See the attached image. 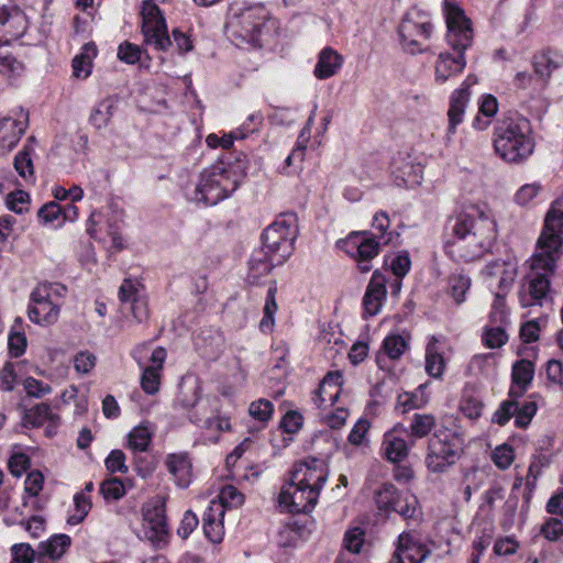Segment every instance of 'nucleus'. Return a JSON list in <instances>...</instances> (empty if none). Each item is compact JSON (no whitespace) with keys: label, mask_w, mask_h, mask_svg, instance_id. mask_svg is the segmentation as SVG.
Here are the masks:
<instances>
[{"label":"nucleus","mask_w":563,"mask_h":563,"mask_svg":"<svg viewBox=\"0 0 563 563\" xmlns=\"http://www.w3.org/2000/svg\"><path fill=\"white\" fill-rule=\"evenodd\" d=\"M445 249L456 247L459 257L472 262L485 254L496 240V222L489 212L478 206H468L445 222ZM452 253L455 250L451 251Z\"/></svg>","instance_id":"1"},{"label":"nucleus","mask_w":563,"mask_h":563,"mask_svg":"<svg viewBox=\"0 0 563 563\" xmlns=\"http://www.w3.org/2000/svg\"><path fill=\"white\" fill-rule=\"evenodd\" d=\"M386 355L393 360L399 358L407 349V342L399 334L388 335L383 342Z\"/></svg>","instance_id":"50"},{"label":"nucleus","mask_w":563,"mask_h":563,"mask_svg":"<svg viewBox=\"0 0 563 563\" xmlns=\"http://www.w3.org/2000/svg\"><path fill=\"white\" fill-rule=\"evenodd\" d=\"M246 156L225 152L214 164L205 168L196 185L192 199L206 206H214L231 197L246 176Z\"/></svg>","instance_id":"2"},{"label":"nucleus","mask_w":563,"mask_h":563,"mask_svg":"<svg viewBox=\"0 0 563 563\" xmlns=\"http://www.w3.org/2000/svg\"><path fill=\"white\" fill-rule=\"evenodd\" d=\"M30 465V457L25 453H15L8 462L9 471L14 477H21Z\"/></svg>","instance_id":"60"},{"label":"nucleus","mask_w":563,"mask_h":563,"mask_svg":"<svg viewBox=\"0 0 563 563\" xmlns=\"http://www.w3.org/2000/svg\"><path fill=\"white\" fill-rule=\"evenodd\" d=\"M296 221L294 213L283 214L262 233V247L273 254L274 264L283 265L291 255L298 233Z\"/></svg>","instance_id":"7"},{"label":"nucleus","mask_w":563,"mask_h":563,"mask_svg":"<svg viewBox=\"0 0 563 563\" xmlns=\"http://www.w3.org/2000/svg\"><path fill=\"white\" fill-rule=\"evenodd\" d=\"M397 32L405 51L411 54L423 53L421 40L431 37L433 25L422 12L409 11L404 15Z\"/></svg>","instance_id":"10"},{"label":"nucleus","mask_w":563,"mask_h":563,"mask_svg":"<svg viewBox=\"0 0 563 563\" xmlns=\"http://www.w3.org/2000/svg\"><path fill=\"white\" fill-rule=\"evenodd\" d=\"M537 404L534 401H525L521 406L518 404L515 424L517 428L525 429L529 426L537 412Z\"/></svg>","instance_id":"57"},{"label":"nucleus","mask_w":563,"mask_h":563,"mask_svg":"<svg viewBox=\"0 0 563 563\" xmlns=\"http://www.w3.org/2000/svg\"><path fill=\"white\" fill-rule=\"evenodd\" d=\"M445 22L448 29L445 41L453 53L442 52L439 54L434 65V78L438 84L446 82L465 69V51L473 43L471 20L460 7L446 3Z\"/></svg>","instance_id":"3"},{"label":"nucleus","mask_w":563,"mask_h":563,"mask_svg":"<svg viewBox=\"0 0 563 563\" xmlns=\"http://www.w3.org/2000/svg\"><path fill=\"white\" fill-rule=\"evenodd\" d=\"M152 441V433L144 426H137L131 430L128 437V448L134 452L147 451Z\"/></svg>","instance_id":"40"},{"label":"nucleus","mask_w":563,"mask_h":563,"mask_svg":"<svg viewBox=\"0 0 563 563\" xmlns=\"http://www.w3.org/2000/svg\"><path fill=\"white\" fill-rule=\"evenodd\" d=\"M542 536L549 541H556L563 536V522L556 518L548 519L541 527Z\"/></svg>","instance_id":"64"},{"label":"nucleus","mask_w":563,"mask_h":563,"mask_svg":"<svg viewBox=\"0 0 563 563\" xmlns=\"http://www.w3.org/2000/svg\"><path fill=\"white\" fill-rule=\"evenodd\" d=\"M29 126V113L20 110V117L0 119V148L11 151L21 140Z\"/></svg>","instance_id":"19"},{"label":"nucleus","mask_w":563,"mask_h":563,"mask_svg":"<svg viewBox=\"0 0 563 563\" xmlns=\"http://www.w3.org/2000/svg\"><path fill=\"white\" fill-rule=\"evenodd\" d=\"M161 371L157 367H145L141 376V387L144 393L154 395L159 390Z\"/></svg>","instance_id":"49"},{"label":"nucleus","mask_w":563,"mask_h":563,"mask_svg":"<svg viewBox=\"0 0 563 563\" xmlns=\"http://www.w3.org/2000/svg\"><path fill=\"white\" fill-rule=\"evenodd\" d=\"M534 148L530 121L523 117L498 120L494 128L495 153L507 163L526 161Z\"/></svg>","instance_id":"4"},{"label":"nucleus","mask_w":563,"mask_h":563,"mask_svg":"<svg viewBox=\"0 0 563 563\" xmlns=\"http://www.w3.org/2000/svg\"><path fill=\"white\" fill-rule=\"evenodd\" d=\"M302 421L303 418L301 413L295 410H289L283 416L279 427L286 433H295L302 427Z\"/></svg>","instance_id":"62"},{"label":"nucleus","mask_w":563,"mask_h":563,"mask_svg":"<svg viewBox=\"0 0 563 563\" xmlns=\"http://www.w3.org/2000/svg\"><path fill=\"white\" fill-rule=\"evenodd\" d=\"M550 278L544 273H536L531 276L527 291H521L519 295L520 305L523 308L533 305H541L550 290Z\"/></svg>","instance_id":"21"},{"label":"nucleus","mask_w":563,"mask_h":563,"mask_svg":"<svg viewBox=\"0 0 563 563\" xmlns=\"http://www.w3.org/2000/svg\"><path fill=\"white\" fill-rule=\"evenodd\" d=\"M99 492L107 501L119 500L125 495L124 485L118 477H110L101 482Z\"/></svg>","instance_id":"45"},{"label":"nucleus","mask_w":563,"mask_h":563,"mask_svg":"<svg viewBox=\"0 0 563 563\" xmlns=\"http://www.w3.org/2000/svg\"><path fill=\"white\" fill-rule=\"evenodd\" d=\"M484 344L489 349L500 347L508 341L506 331L500 328H492L486 330L483 336Z\"/></svg>","instance_id":"59"},{"label":"nucleus","mask_w":563,"mask_h":563,"mask_svg":"<svg viewBox=\"0 0 563 563\" xmlns=\"http://www.w3.org/2000/svg\"><path fill=\"white\" fill-rule=\"evenodd\" d=\"M534 375V365L529 360H519L512 366V384L519 389L515 390V387H511L509 390V396L511 398L520 397L531 384Z\"/></svg>","instance_id":"24"},{"label":"nucleus","mask_w":563,"mask_h":563,"mask_svg":"<svg viewBox=\"0 0 563 563\" xmlns=\"http://www.w3.org/2000/svg\"><path fill=\"white\" fill-rule=\"evenodd\" d=\"M117 55L121 62L129 65H134L141 62L142 65L148 67V64L144 63L151 60V57L146 49H143L141 46L133 44L129 41H125L119 45Z\"/></svg>","instance_id":"36"},{"label":"nucleus","mask_w":563,"mask_h":563,"mask_svg":"<svg viewBox=\"0 0 563 563\" xmlns=\"http://www.w3.org/2000/svg\"><path fill=\"white\" fill-rule=\"evenodd\" d=\"M471 278L462 273H453L448 280V288L451 297L460 305L465 301V295L471 287Z\"/></svg>","instance_id":"38"},{"label":"nucleus","mask_w":563,"mask_h":563,"mask_svg":"<svg viewBox=\"0 0 563 563\" xmlns=\"http://www.w3.org/2000/svg\"><path fill=\"white\" fill-rule=\"evenodd\" d=\"M430 551L424 544L413 541V539L402 533L398 538L397 549L390 560V563H422Z\"/></svg>","instance_id":"20"},{"label":"nucleus","mask_w":563,"mask_h":563,"mask_svg":"<svg viewBox=\"0 0 563 563\" xmlns=\"http://www.w3.org/2000/svg\"><path fill=\"white\" fill-rule=\"evenodd\" d=\"M391 173L396 179H400L405 185L419 183L421 178L422 167L420 164L407 157L394 158L391 163Z\"/></svg>","instance_id":"29"},{"label":"nucleus","mask_w":563,"mask_h":563,"mask_svg":"<svg viewBox=\"0 0 563 563\" xmlns=\"http://www.w3.org/2000/svg\"><path fill=\"white\" fill-rule=\"evenodd\" d=\"M71 539L69 536L60 533L55 534L45 542L38 545L41 555H46L52 560L59 559L64 555L66 550L70 547Z\"/></svg>","instance_id":"34"},{"label":"nucleus","mask_w":563,"mask_h":563,"mask_svg":"<svg viewBox=\"0 0 563 563\" xmlns=\"http://www.w3.org/2000/svg\"><path fill=\"white\" fill-rule=\"evenodd\" d=\"M34 147L31 144H24L13 159V166L16 173L27 183H35L33 155Z\"/></svg>","instance_id":"32"},{"label":"nucleus","mask_w":563,"mask_h":563,"mask_svg":"<svg viewBox=\"0 0 563 563\" xmlns=\"http://www.w3.org/2000/svg\"><path fill=\"white\" fill-rule=\"evenodd\" d=\"M136 294H137V289H136L134 283L131 279H124L119 288V299L121 300V302L131 303V311H132L134 318L137 321H142L144 313L143 312L141 314L136 313V305L139 303Z\"/></svg>","instance_id":"44"},{"label":"nucleus","mask_w":563,"mask_h":563,"mask_svg":"<svg viewBox=\"0 0 563 563\" xmlns=\"http://www.w3.org/2000/svg\"><path fill=\"white\" fill-rule=\"evenodd\" d=\"M401 492L391 483H384L374 493V500L377 509L384 515L388 516L393 512Z\"/></svg>","instance_id":"31"},{"label":"nucleus","mask_w":563,"mask_h":563,"mask_svg":"<svg viewBox=\"0 0 563 563\" xmlns=\"http://www.w3.org/2000/svg\"><path fill=\"white\" fill-rule=\"evenodd\" d=\"M476 81L475 76L468 75L461 87L452 92L448 111V134H454L457 125L463 122L465 107L470 100V87Z\"/></svg>","instance_id":"18"},{"label":"nucleus","mask_w":563,"mask_h":563,"mask_svg":"<svg viewBox=\"0 0 563 563\" xmlns=\"http://www.w3.org/2000/svg\"><path fill=\"white\" fill-rule=\"evenodd\" d=\"M518 410V401L516 398L505 400L500 404L499 408L495 411L493 422L505 426L511 417H516Z\"/></svg>","instance_id":"54"},{"label":"nucleus","mask_w":563,"mask_h":563,"mask_svg":"<svg viewBox=\"0 0 563 563\" xmlns=\"http://www.w3.org/2000/svg\"><path fill=\"white\" fill-rule=\"evenodd\" d=\"M268 20V11L263 5L249 7L233 13L227 22L228 36L236 45L261 46L260 37Z\"/></svg>","instance_id":"8"},{"label":"nucleus","mask_w":563,"mask_h":563,"mask_svg":"<svg viewBox=\"0 0 563 563\" xmlns=\"http://www.w3.org/2000/svg\"><path fill=\"white\" fill-rule=\"evenodd\" d=\"M141 32L145 45H152L155 49L166 52L173 44L166 20L154 0H144L142 10Z\"/></svg>","instance_id":"9"},{"label":"nucleus","mask_w":563,"mask_h":563,"mask_svg":"<svg viewBox=\"0 0 563 563\" xmlns=\"http://www.w3.org/2000/svg\"><path fill=\"white\" fill-rule=\"evenodd\" d=\"M239 139H245V133H242L241 131H232L229 134H224L222 136H218L217 134L212 133L209 134L206 139V143L210 147H219L221 146L223 150H230L234 143V140Z\"/></svg>","instance_id":"53"},{"label":"nucleus","mask_w":563,"mask_h":563,"mask_svg":"<svg viewBox=\"0 0 563 563\" xmlns=\"http://www.w3.org/2000/svg\"><path fill=\"white\" fill-rule=\"evenodd\" d=\"M549 464V460L544 455H534L532 457V461L529 465L528 474L526 477V486L529 489L528 494H526L525 498L526 501H529L530 494L532 493L533 488L536 487L537 479L539 475L541 474V471L544 466Z\"/></svg>","instance_id":"43"},{"label":"nucleus","mask_w":563,"mask_h":563,"mask_svg":"<svg viewBox=\"0 0 563 563\" xmlns=\"http://www.w3.org/2000/svg\"><path fill=\"white\" fill-rule=\"evenodd\" d=\"M224 517V509L220 507L210 506L203 514V532L208 540L212 543H220L222 541L224 529L222 519Z\"/></svg>","instance_id":"26"},{"label":"nucleus","mask_w":563,"mask_h":563,"mask_svg":"<svg viewBox=\"0 0 563 563\" xmlns=\"http://www.w3.org/2000/svg\"><path fill=\"white\" fill-rule=\"evenodd\" d=\"M24 389L30 397L42 398L49 394L52 388L48 384L43 383L34 377H27L23 383Z\"/></svg>","instance_id":"61"},{"label":"nucleus","mask_w":563,"mask_h":563,"mask_svg":"<svg viewBox=\"0 0 563 563\" xmlns=\"http://www.w3.org/2000/svg\"><path fill=\"white\" fill-rule=\"evenodd\" d=\"M483 404L479 399L468 396L461 400L460 409L465 417L470 419H477L481 417L483 411Z\"/></svg>","instance_id":"63"},{"label":"nucleus","mask_w":563,"mask_h":563,"mask_svg":"<svg viewBox=\"0 0 563 563\" xmlns=\"http://www.w3.org/2000/svg\"><path fill=\"white\" fill-rule=\"evenodd\" d=\"M117 103L118 100L114 97H107L99 101L90 113V124L97 130L108 126L117 110Z\"/></svg>","instance_id":"30"},{"label":"nucleus","mask_w":563,"mask_h":563,"mask_svg":"<svg viewBox=\"0 0 563 563\" xmlns=\"http://www.w3.org/2000/svg\"><path fill=\"white\" fill-rule=\"evenodd\" d=\"M165 465L178 487L187 488L190 485L192 465L187 453L168 454Z\"/></svg>","instance_id":"22"},{"label":"nucleus","mask_w":563,"mask_h":563,"mask_svg":"<svg viewBox=\"0 0 563 563\" xmlns=\"http://www.w3.org/2000/svg\"><path fill=\"white\" fill-rule=\"evenodd\" d=\"M25 419L33 426H42L44 422L57 423L59 416L54 413L51 406L46 402H41L34 406L25 415Z\"/></svg>","instance_id":"39"},{"label":"nucleus","mask_w":563,"mask_h":563,"mask_svg":"<svg viewBox=\"0 0 563 563\" xmlns=\"http://www.w3.org/2000/svg\"><path fill=\"white\" fill-rule=\"evenodd\" d=\"M563 64V56L550 48L543 49L533 56L534 71L541 78H549L551 74Z\"/></svg>","instance_id":"28"},{"label":"nucleus","mask_w":563,"mask_h":563,"mask_svg":"<svg viewBox=\"0 0 563 563\" xmlns=\"http://www.w3.org/2000/svg\"><path fill=\"white\" fill-rule=\"evenodd\" d=\"M465 440L463 431L457 428L440 426L429 439L426 466L435 474L448 472L464 453Z\"/></svg>","instance_id":"6"},{"label":"nucleus","mask_w":563,"mask_h":563,"mask_svg":"<svg viewBox=\"0 0 563 563\" xmlns=\"http://www.w3.org/2000/svg\"><path fill=\"white\" fill-rule=\"evenodd\" d=\"M274 411V405L264 398L251 402L249 413L255 420L267 423Z\"/></svg>","instance_id":"48"},{"label":"nucleus","mask_w":563,"mask_h":563,"mask_svg":"<svg viewBox=\"0 0 563 563\" xmlns=\"http://www.w3.org/2000/svg\"><path fill=\"white\" fill-rule=\"evenodd\" d=\"M276 292H277V285L276 282H273L271 286L268 287L265 306H264V317L262 318L260 322V328L263 332H269L275 323L274 316L277 311V303H276Z\"/></svg>","instance_id":"37"},{"label":"nucleus","mask_w":563,"mask_h":563,"mask_svg":"<svg viewBox=\"0 0 563 563\" xmlns=\"http://www.w3.org/2000/svg\"><path fill=\"white\" fill-rule=\"evenodd\" d=\"M276 266L278 265L274 264L273 254H268L263 247L254 251L249 261L247 282L257 284L262 276L269 274Z\"/></svg>","instance_id":"23"},{"label":"nucleus","mask_w":563,"mask_h":563,"mask_svg":"<svg viewBox=\"0 0 563 563\" xmlns=\"http://www.w3.org/2000/svg\"><path fill=\"white\" fill-rule=\"evenodd\" d=\"M290 479L296 485L305 486L309 489H316L318 494L328 479V470L323 460L308 459L294 464Z\"/></svg>","instance_id":"14"},{"label":"nucleus","mask_w":563,"mask_h":563,"mask_svg":"<svg viewBox=\"0 0 563 563\" xmlns=\"http://www.w3.org/2000/svg\"><path fill=\"white\" fill-rule=\"evenodd\" d=\"M386 278L378 269H376L371 277L362 300L363 318L367 319L376 316L380 311L383 302L386 300Z\"/></svg>","instance_id":"17"},{"label":"nucleus","mask_w":563,"mask_h":563,"mask_svg":"<svg viewBox=\"0 0 563 563\" xmlns=\"http://www.w3.org/2000/svg\"><path fill=\"white\" fill-rule=\"evenodd\" d=\"M221 509L225 507H239L244 503V495L234 486L225 485L219 495Z\"/></svg>","instance_id":"52"},{"label":"nucleus","mask_w":563,"mask_h":563,"mask_svg":"<svg viewBox=\"0 0 563 563\" xmlns=\"http://www.w3.org/2000/svg\"><path fill=\"white\" fill-rule=\"evenodd\" d=\"M438 343V339L431 336L426 349V372L434 378H440L445 368V362Z\"/></svg>","instance_id":"33"},{"label":"nucleus","mask_w":563,"mask_h":563,"mask_svg":"<svg viewBox=\"0 0 563 563\" xmlns=\"http://www.w3.org/2000/svg\"><path fill=\"white\" fill-rule=\"evenodd\" d=\"M435 428V418L432 415L415 413L410 423L411 435L415 438H423Z\"/></svg>","instance_id":"41"},{"label":"nucleus","mask_w":563,"mask_h":563,"mask_svg":"<svg viewBox=\"0 0 563 563\" xmlns=\"http://www.w3.org/2000/svg\"><path fill=\"white\" fill-rule=\"evenodd\" d=\"M143 519L146 523L145 537L153 543L162 542L168 536L165 515V503L156 500L143 508Z\"/></svg>","instance_id":"16"},{"label":"nucleus","mask_w":563,"mask_h":563,"mask_svg":"<svg viewBox=\"0 0 563 563\" xmlns=\"http://www.w3.org/2000/svg\"><path fill=\"white\" fill-rule=\"evenodd\" d=\"M106 468L110 473H121L126 474L129 471L128 465L125 464V454L121 450H112L109 455L104 460Z\"/></svg>","instance_id":"56"},{"label":"nucleus","mask_w":563,"mask_h":563,"mask_svg":"<svg viewBox=\"0 0 563 563\" xmlns=\"http://www.w3.org/2000/svg\"><path fill=\"white\" fill-rule=\"evenodd\" d=\"M338 245L357 262L362 273L372 269L371 261L379 253L380 241L369 231L352 232L346 239L340 240Z\"/></svg>","instance_id":"11"},{"label":"nucleus","mask_w":563,"mask_h":563,"mask_svg":"<svg viewBox=\"0 0 563 563\" xmlns=\"http://www.w3.org/2000/svg\"><path fill=\"white\" fill-rule=\"evenodd\" d=\"M74 505L76 512L68 517L67 522L71 526L78 525L88 516L91 510L92 503L85 493H76L74 496Z\"/></svg>","instance_id":"42"},{"label":"nucleus","mask_w":563,"mask_h":563,"mask_svg":"<svg viewBox=\"0 0 563 563\" xmlns=\"http://www.w3.org/2000/svg\"><path fill=\"white\" fill-rule=\"evenodd\" d=\"M399 429L406 431L402 427H399ZM398 427H395L391 431L386 432L382 444L386 459L391 463H399L408 455L407 442L396 435Z\"/></svg>","instance_id":"27"},{"label":"nucleus","mask_w":563,"mask_h":563,"mask_svg":"<svg viewBox=\"0 0 563 563\" xmlns=\"http://www.w3.org/2000/svg\"><path fill=\"white\" fill-rule=\"evenodd\" d=\"M29 20L23 10L11 0H0V42L8 44L24 35Z\"/></svg>","instance_id":"13"},{"label":"nucleus","mask_w":563,"mask_h":563,"mask_svg":"<svg viewBox=\"0 0 563 563\" xmlns=\"http://www.w3.org/2000/svg\"><path fill=\"white\" fill-rule=\"evenodd\" d=\"M60 305L52 301L44 288H34L30 295L29 319L40 325H51L59 317Z\"/></svg>","instance_id":"15"},{"label":"nucleus","mask_w":563,"mask_h":563,"mask_svg":"<svg viewBox=\"0 0 563 563\" xmlns=\"http://www.w3.org/2000/svg\"><path fill=\"white\" fill-rule=\"evenodd\" d=\"M62 217V207L56 201L43 205L37 211V218L43 224H49Z\"/></svg>","instance_id":"58"},{"label":"nucleus","mask_w":563,"mask_h":563,"mask_svg":"<svg viewBox=\"0 0 563 563\" xmlns=\"http://www.w3.org/2000/svg\"><path fill=\"white\" fill-rule=\"evenodd\" d=\"M319 494L316 489H309L296 485L291 479L286 483L278 495L279 506L290 514H308L312 511L318 501Z\"/></svg>","instance_id":"12"},{"label":"nucleus","mask_w":563,"mask_h":563,"mask_svg":"<svg viewBox=\"0 0 563 563\" xmlns=\"http://www.w3.org/2000/svg\"><path fill=\"white\" fill-rule=\"evenodd\" d=\"M364 530L360 527L346 530L343 539L345 549L352 553H360L364 544Z\"/></svg>","instance_id":"55"},{"label":"nucleus","mask_w":563,"mask_h":563,"mask_svg":"<svg viewBox=\"0 0 563 563\" xmlns=\"http://www.w3.org/2000/svg\"><path fill=\"white\" fill-rule=\"evenodd\" d=\"M97 55L95 43H86L82 52L73 59V74L77 78H87L91 74V59Z\"/></svg>","instance_id":"35"},{"label":"nucleus","mask_w":563,"mask_h":563,"mask_svg":"<svg viewBox=\"0 0 563 563\" xmlns=\"http://www.w3.org/2000/svg\"><path fill=\"white\" fill-rule=\"evenodd\" d=\"M537 247L540 252L533 255L532 267L553 273L563 247V196L554 200L548 210Z\"/></svg>","instance_id":"5"},{"label":"nucleus","mask_w":563,"mask_h":563,"mask_svg":"<svg viewBox=\"0 0 563 563\" xmlns=\"http://www.w3.org/2000/svg\"><path fill=\"white\" fill-rule=\"evenodd\" d=\"M30 195L21 189L8 194L5 198L7 208L16 214H23L29 210Z\"/></svg>","instance_id":"47"},{"label":"nucleus","mask_w":563,"mask_h":563,"mask_svg":"<svg viewBox=\"0 0 563 563\" xmlns=\"http://www.w3.org/2000/svg\"><path fill=\"white\" fill-rule=\"evenodd\" d=\"M24 70L23 63L12 54L0 53V74L8 79L20 76Z\"/></svg>","instance_id":"46"},{"label":"nucleus","mask_w":563,"mask_h":563,"mask_svg":"<svg viewBox=\"0 0 563 563\" xmlns=\"http://www.w3.org/2000/svg\"><path fill=\"white\" fill-rule=\"evenodd\" d=\"M343 58L333 48H323L318 57L313 74L318 79H328L334 76L342 67Z\"/></svg>","instance_id":"25"},{"label":"nucleus","mask_w":563,"mask_h":563,"mask_svg":"<svg viewBox=\"0 0 563 563\" xmlns=\"http://www.w3.org/2000/svg\"><path fill=\"white\" fill-rule=\"evenodd\" d=\"M417 506L418 499L416 496L402 493L393 512L399 514L405 519H411L416 515Z\"/></svg>","instance_id":"51"}]
</instances>
